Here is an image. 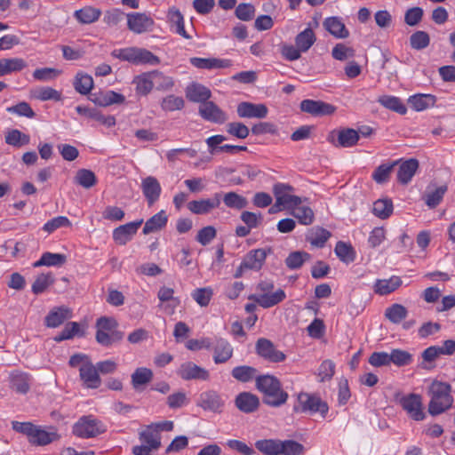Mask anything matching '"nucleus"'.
<instances>
[{
    "instance_id": "obj_1",
    "label": "nucleus",
    "mask_w": 455,
    "mask_h": 455,
    "mask_svg": "<svg viewBox=\"0 0 455 455\" xmlns=\"http://www.w3.org/2000/svg\"><path fill=\"white\" fill-rule=\"evenodd\" d=\"M257 389L263 395V403L270 407L283 405L289 395L282 387L280 380L269 374L258 376L255 379Z\"/></svg>"
},
{
    "instance_id": "obj_2",
    "label": "nucleus",
    "mask_w": 455,
    "mask_h": 455,
    "mask_svg": "<svg viewBox=\"0 0 455 455\" xmlns=\"http://www.w3.org/2000/svg\"><path fill=\"white\" fill-rule=\"evenodd\" d=\"M451 387L446 382L434 380L428 387L430 402L428 412L432 416L439 415L452 406L453 397L451 395Z\"/></svg>"
},
{
    "instance_id": "obj_3",
    "label": "nucleus",
    "mask_w": 455,
    "mask_h": 455,
    "mask_svg": "<svg viewBox=\"0 0 455 455\" xmlns=\"http://www.w3.org/2000/svg\"><path fill=\"white\" fill-rule=\"evenodd\" d=\"M295 413H306L313 415L319 412L322 418H325L329 407L326 402L323 401L318 395L300 392L297 395L292 408Z\"/></svg>"
},
{
    "instance_id": "obj_4",
    "label": "nucleus",
    "mask_w": 455,
    "mask_h": 455,
    "mask_svg": "<svg viewBox=\"0 0 455 455\" xmlns=\"http://www.w3.org/2000/svg\"><path fill=\"white\" fill-rule=\"evenodd\" d=\"M274 289L272 281H261L257 285V290L260 294H251L248 299L253 300L256 304L263 308L272 307L285 299L286 294L283 290L278 289L275 292H271Z\"/></svg>"
},
{
    "instance_id": "obj_5",
    "label": "nucleus",
    "mask_w": 455,
    "mask_h": 455,
    "mask_svg": "<svg viewBox=\"0 0 455 455\" xmlns=\"http://www.w3.org/2000/svg\"><path fill=\"white\" fill-rule=\"evenodd\" d=\"M111 55L116 59L128 61L135 65H157L160 63V59L156 55L143 48L127 47L116 49L111 52Z\"/></svg>"
},
{
    "instance_id": "obj_6",
    "label": "nucleus",
    "mask_w": 455,
    "mask_h": 455,
    "mask_svg": "<svg viewBox=\"0 0 455 455\" xmlns=\"http://www.w3.org/2000/svg\"><path fill=\"white\" fill-rule=\"evenodd\" d=\"M116 321L112 317L101 316L96 322V340L103 347H110L123 339V332L116 331Z\"/></svg>"
},
{
    "instance_id": "obj_7",
    "label": "nucleus",
    "mask_w": 455,
    "mask_h": 455,
    "mask_svg": "<svg viewBox=\"0 0 455 455\" xmlns=\"http://www.w3.org/2000/svg\"><path fill=\"white\" fill-rule=\"evenodd\" d=\"M105 431V425L92 415L80 418L73 426L74 435L81 438H93Z\"/></svg>"
},
{
    "instance_id": "obj_8",
    "label": "nucleus",
    "mask_w": 455,
    "mask_h": 455,
    "mask_svg": "<svg viewBox=\"0 0 455 455\" xmlns=\"http://www.w3.org/2000/svg\"><path fill=\"white\" fill-rule=\"evenodd\" d=\"M294 188L287 184L277 183L273 188V192L276 199V205H282L283 208L292 210L296 206L306 202L307 198L291 195Z\"/></svg>"
},
{
    "instance_id": "obj_9",
    "label": "nucleus",
    "mask_w": 455,
    "mask_h": 455,
    "mask_svg": "<svg viewBox=\"0 0 455 455\" xmlns=\"http://www.w3.org/2000/svg\"><path fill=\"white\" fill-rule=\"evenodd\" d=\"M126 22L127 28L136 35L151 32L155 26L153 18L146 12H129Z\"/></svg>"
},
{
    "instance_id": "obj_10",
    "label": "nucleus",
    "mask_w": 455,
    "mask_h": 455,
    "mask_svg": "<svg viewBox=\"0 0 455 455\" xmlns=\"http://www.w3.org/2000/svg\"><path fill=\"white\" fill-rule=\"evenodd\" d=\"M222 193L217 192L210 198L193 200L188 204V209L196 215H206L218 209L221 204Z\"/></svg>"
},
{
    "instance_id": "obj_11",
    "label": "nucleus",
    "mask_w": 455,
    "mask_h": 455,
    "mask_svg": "<svg viewBox=\"0 0 455 455\" xmlns=\"http://www.w3.org/2000/svg\"><path fill=\"white\" fill-rule=\"evenodd\" d=\"M196 405L204 411L220 413L225 406V401L218 392L207 390L200 394Z\"/></svg>"
},
{
    "instance_id": "obj_12",
    "label": "nucleus",
    "mask_w": 455,
    "mask_h": 455,
    "mask_svg": "<svg viewBox=\"0 0 455 455\" xmlns=\"http://www.w3.org/2000/svg\"><path fill=\"white\" fill-rule=\"evenodd\" d=\"M198 113L205 121L219 124L226 123L228 118L226 112L220 108L213 101L210 100L200 104Z\"/></svg>"
},
{
    "instance_id": "obj_13",
    "label": "nucleus",
    "mask_w": 455,
    "mask_h": 455,
    "mask_svg": "<svg viewBox=\"0 0 455 455\" xmlns=\"http://www.w3.org/2000/svg\"><path fill=\"white\" fill-rule=\"evenodd\" d=\"M256 351L258 355L271 363H280L284 361L285 355L275 348L274 344L267 339H259L256 343Z\"/></svg>"
},
{
    "instance_id": "obj_14",
    "label": "nucleus",
    "mask_w": 455,
    "mask_h": 455,
    "mask_svg": "<svg viewBox=\"0 0 455 455\" xmlns=\"http://www.w3.org/2000/svg\"><path fill=\"white\" fill-rule=\"evenodd\" d=\"M400 403L414 420H422L425 414L422 411L421 396L417 394H410L401 398Z\"/></svg>"
},
{
    "instance_id": "obj_15",
    "label": "nucleus",
    "mask_w": 455,
    "mask_h": 455,
    "mask_svg": "<svg viewBox=\"0 0 455 455\" xmlns=\"http://www.w3.org/2000/svg\"><path fill=\"white\" fill-rule=\"evenodd\" d=\"M143 220H138L116 228L113 231V239L119 245H125L132 240L142 225Z\"/></svg>"
},
{
    "instance_id": "obj_16",
    "label": "nucleus",
    "mask_w": 455,
    "mask_h": 455,
    "mask_svg": "<svg viewBox=\"0 0 455 455\" xmlns=\"http://www.w3.org/2000/svg\"><path fill=\"white\" fill-rule=\"evenodd\" d=\"M300 109L312 116H322L333 114L336 108L331 104L321 100H304L300 102Z\"/></svg>"
},
{
    "instance_id": "obj_17",
    "label": "nucleus",
    "mask_w": 455,
    "mask_h": 455,
    "mask_svg": "<svg viewBox=\"0 0 455 455\" xmlns=\"http://www.w3.org/2000/svg\"><path fill=\"white\" fill-rule=\"evenodd\" d=\"M400 163L397 170V181L402 185L409 184L415 173L417 172L419 163L416 158H410L407 160L399 159Z\"/></svg>"
},
{
    "instance_id": "obj_18",
    "label": "nucleus",
    "mask_w": 455,
    "mask_h": 455,
    "mask_svg": "<svg viewBox=\"0 0 455 455\" xmlns=\"http://www.w3.org/2000/svg\"><path fill=\"white\" fill-rule=\"evenodd\" d=\"M177 374L184 380H207L210 376L207 370L192 362H186L182 363L178 369Z\"/></svg>"
},
{
    "instance_id": "obj_19",
    "label": "nucleus",
    "mask_w": 455,
    "mask_h": 455,
    "mask_svg": "<svg viewBox=\"0 0 455 455\" xmlns=\"http://www.w3.org/2000/svg\"><path fill=\"white\" fill-rule=\"evenodd\" d=\"M72 316L73 313L69 307L66 306L55 307L45 316L44 324L48 328H57Z\"/></svg>"
},
{
    "instance_id": "obj_20",
    "label": "nucleus",
    "mask_w": 455,
    "mask_h": 455,
    "mask_svg": "<svg viewBox=\"0 0 455 455\" xmlns=\"http://www.w3.org/2000/svg\"><path fill=\"white\" fill-rule=\"evenodd\" d=\"M166 18L171 31L178 34L185 39L192 38V36L188 34L185 29L184 17L178 8L174 6L169 8Z\"/></svg>"
},
{
    "instance_id": "obj_21",
    "label": "nucleus",
    "mask_w": 455,
    "mask_h": 455,
    "mask_svg": "<svg viewBox=\"0 0 455 455\" xmlns=\"http://www.w3.org/2000/svg\"><path fill=\"white\" fill-rule=\"evenodd\" d=\"M141 190L149 206L160 197L162 188L156 178L148 176L141 181Z\"/></svg>"
},
{
    "instance_id": "obj_22",
    "label": "nucleus",
    "mask_w": 455,
    "mask_h": 455,
    "mask_svg": "<svg viewBox=\"0 0 455 455\" xmlns=\"http://www.w3.org/2000/svg\"><path fill=\"white\" fill-rule=\"evenodd\" d=\"M448 190V185L443 184L441 186H436L434 183H430L425 193L423 194V200L425 204L430 208L435 209L437 207L440 203L443 201V198L445 193Z\"/></svg>"
},
{
    "instance_id": "obj_23",
    "label": "nucleus",
    "mask_w": 455,
    "mask_h": 455,
    "mask_svg": "<svg viewBox=\"0 0 455 455\" xmlns=\"http://www.w3.org/2000/svg\"><path fill=\"white\" fill-rule=\"evenodd\" d=\"M60 438V435L55 428L50 427L46 430L41 427L36 426L33 435L28 442L36 446H45L58 441Z\"/></svg>"
},
{
    "instance_id": "obj_24",
    "label": "nucleus",
    "mask_w": 455,
    "mask_h": 455,
    "mask_svg": "<svg viewBox=\"0 0 455 455\" xmlns=\"http://www.w3.org/2000/svg\"><path fill=\"white\" fill-rule=\"evenodd\" d=\"M79 377L83 381V385L87 388L95 389L101 385V379L96 365L92 362L87 363L83 368L79 369Z\"/></svg>"
},
{
    "instance_id": "obj_25",
    "label": "nucleus",
    "mask_w": 455,
    "mask_h": 455,
    "mask_svg": "<svg viewBox=\"0 0 455 455\" xmlns=\"http://www.w3.org/2000/svg\"><path fill=\"white\" fill-rule=\"evenodd\" d=\"M270 249H254L245 254L243 259V267L249 270L259 271L265 263L267 253Z\"/></svg>"
},
{
    "instance_id": "obj_26",
    "label": "nucleus",
    "mask_w": 455,
    "mask_h": 455,
    "mask_svg": "<svg viewBox=\"0 0 455 455\" xmlns=\"http://www.w3.org/2000/svg\"><path fill=\"white\" fill-rule=\"evenodd\" d=\"M235 407L243 413H252L259 407V397L251 392H241L235 399Z\"/></svg>"
},
{
    "instance_id": "obj_27",
    "label": "nucleus",
    "mask_w": 455,
    "mask_h": 455,
    "mask_svg": "<svg viewBox=\"0 0 455 455\" xmlns=\"http://www.w3.org/2000/svg\"><path fill=\"white\" fill-rule=\"evenodd\" d=\"M237 115L242 118H264L267 115V108L264 104L241 102L237 106Z\"/></svg>"
},
{
    "instance_id": "obj_28",
    "label": "nucleus",
    "mask_w": 455,
    "mask_h": 455,
    "mask_svg": "<svg viewBox=\"0 0 455 455\" xmlns=\"http://www.w3.org/2000/svg\"><path fill=\"white\" fill-rule=\"evenodd\" d=\"M212 343L213 360L216 364L224 363L232 357L233 347L227 339L216 338Z\"/></svg>"
},
{
    "instance_id": "obj_29",
    "label": "nucleus",
    "mask_w": 455,
    "mask_h": 455,
    "mask_svg": "<svg viewBox=\"0 0 455 455\" xmlns=\"http://www.w3.org/2000/svg\"><path fill=\"white\" fill-rule=\"evenodd\" d=\"M190 63L200 69L227 68L232 66V61L228 59L198 58L190 59Z\"/></svg>"
},
{
    "instance_id": "obj_30",
    "label": "nucleus",
    "mask_w": 455,
    "mask_h": 455,
    "mask_svg": "<svg viewBox=\"0 0 455 455\" xmlns=\"http://www.w3.org/2000/svg\"><path fill=\"white\" fill-rule=\"evenodd\" d=\"M10 387L19 394H27L30 388L31 377L20 371H12L9 375Z\"/></svg>"
},
{
    "instance_id": "obj_31",
    "label": "nucleus",
    "mask_w": 455,
    "mask_h": 455,
    "mask_svg": "<svg viewBox=\"0 0 455 455\" xmlns=\"http://www.w3.org/2000/svg\"><path fill=\"white\" fill-rule=\"evenodd\" d=\"M76 110L79 115L96 120L107 127H112L116 124V119L113 116H104L95 108L77 106Z\"/></svg>"
},
{
    "instance_id": "obj_32",
    "label": "nucleus",
    "mask_w": 455,
    "mask_h": 455,
    "mask_svg": "<svg viewBox=\"0 0 455 455\" xmlns=\"http://www.w3.org/2000/svg\"><path fill=\"white\" fill-rule=\"evenodd\" d=\"M186 96L190 101L203 104L209 100L212 96V92L204 85L200 84H192L187 87Z\"/></svg>"
},
{
    "instance_id": "obj_33",
    "label": "nucleus",
    "mask_w": 455,
    "mask_h": 455,
    "mask_svg": "<svg viewBox=\"0 0 455 455\" xmlns=\"http://www.w3.org/2000/svg\"><path fill=\"white\" fill-rule=\"evenodd\" d=\"M324 28L337 38H347L349 36L342 20L339 17H329L323 21Z\"/></svg>"
},
{
    "instance_id": "obj_34",
    "label": "nucleus",
    "mask_w": 455,
    "mask_h": 455,
    "mask_svg": "<svg viewBox=\"0 0 455 455\" xmlns=\"http://www.w3.org/2000/svg\"><path fill=\"white\" fill-rule=\"evenodd\" d=\"M27 67V62L21 58L0 59V76L20 72Z\"/></svg>"
},
{
    "instance_id": "obj_35",
    "label": "nucleus",
    "mask_w": 455,
    "mask_h": 455,
    "mask_svg": "<svg viewBox=\"0 0 455 455\" xmlns=\"http://www.w3.org/2000/svg\"><path fill=\"white\" fill-rule=\"evenodd\" d=\"M101 15V11L99 8L87 5L74 12V17L81 24H91L97 21Z\"/></svg>"
},
{
    "instance_id": "obj_36",
    "label": "nucleus",
    "mask_w": 455,
    "mask_h": 455,
    "mask_svg": "<svg viewBox=\"0 0 455 455\" xmlns=\"http://www.w3.org/2000/svg\"><path fill=\"white\" fill-rule=\"evenodd\" d=\"M167 221L168 217L165 212L162 210L145 222L142 232L144 235H148L150 233L161 230L166 226Z\"/></svg>"
},
{
    "instance_id": "obj_37",
    "label": "nucleus",
    "mask_w": 455,
    "mask_h": 455,
    "mask_svg": "<svg viewBox=\"0 0 455 455\" xmlns=\"http://www.w3.org/2000/svg\"><path fill=\"white\" fill-rule=\"evenodd\" d=\"M402 285L399 276L393 275L389 279H379L374 284V291L379 295H387Z\"/></svg>"
},
{
    "instance_id": "obj_38",
    "label": "nucleus",
    "mask_w": 455,
    "mask_h": 455,
    "mask_svg": "<svg viewBox=\"0 0 455 455\" xmlns=\"http://www.w3.org/2000/svg\"><path fill=\"white\" fill-rule=\"evenodd\" d=\"M67 261V257L60 253L44 252L40 259L33 263L34 267L42 266L47 267H60Z\"/></svg>"
},
{
    "instance_id": "obj_39",
    "label": "nucleus",
    "mask_w": 455,
    "mask_h": 455,
    "mask_svg": "<svg viewBox=\"0 0 455 455\" xmlns=\"http://www.w3.org/2000/svg\"><path fill=\"white\" fill-rule=\"evenodd\" d=\"M316 41L313 29L308 27L299 33L295 37V44L302 52H307Z\"/></svg>"
},
{
    "instance_id": "obj_40",
    "label": "nucleus",
    "mask_w": 455,
    "mask_h": 455,
    "mask_svg": "<svg viewBox=\"0 0 455 455\" xmlns=\"http://www.w3.org/2000/svg\"><path fill=\"white\" fill-rule=\"evenodd\" d=\"M93 84L92 77L83 72H78L76 75L73 83L75 90L82 95L89 94L93 88Z\"/></svg>"
},
{
    "instance_id": "obj_41",
    "label": "nucleus",
    "mask_w": 455,
    "mask_h": 455,
    "mask_svg": "<svg viewBox=\"0 0 455 455\" xmlns=\"http://www.w3.org/2000/svg\"><path fill=\"white\" fill-rule=\"evenodd\" d=\"M221 200L227 207L231 209L242 210L248 205L247 199L234 191L222 193Z\"/></svg>"
},
{
    "instance_id": "obj_42",
    "label": "nucleus",
    "mask_w": 455,
    "mask_h": 455,
    "mask_svg": "<svg viewBox=\"0 0 455 455\" xmlns=\"http://www.w3.org/2000/svg\"><path fill=\"white\" fill-rule=\"evenodd\" d=\"M378 102L384 108L400 115H404L407 111L405 105L398 97L395 96L382 95L378 99Z\"/></svg>"
},
{
    "instance_id": "obj_43",
    "label": "nucleus",
    "mask_w": 455,
    "mask_h": 455,
    "mask_svg": "<svg viewBox=\"0 0 455 455\" xmlns=\"http://www.w3.org/2000/svg\"><path fill=\"white\" fill-rule=\"evenodd\" d=\"M400 161H394L391 164H382L378 166L372 172L371 178L377 184L387 183L389 179L391 172L395 166H396Z\"/></svg>"
},
{
    "instance_id": "obj_44",
    "label": "nucleus",
    "mask_w": 455,
    "mask_h": 455,
    "mask_svg": "<svg viewBox=\"0 0 455 455\" xmlns=\"http://www.w3.org/2000/svg\"><path fill=\"white\" fill-rule=\"evenodd\" d=\"M408 101L413 109L422 111L434 106L435 99L431 94H417L411 96Z\"/></svg>"
},
{
    "instance_id": "obj_45",
    "label": "nucleus",
    "mask_w": 455,
    "mask_h": 455,
    "mask_svg": "<svg viewBox=\"0 0 455 455\" xmlns=\"http://www.w3.org/2000/svg\"><path fill=\"white\" fill-rule=\"evenodd\" d=\"M408 315L407 308L398 303L392 304L390 307L386 308L385 316L392 323L398 324Z\"/></svg>"
},
{
    "instance_id": "obj_46",
    "label": "nucleus",
    "mask_w": 455,
    "mask_h": 455,
    "mask_svg": "<svg viewBox=\"0 0 455 455\" xmlns=\"http://www.w3.org/2000/svg\"><path fill=\"white\" fill-rule=\"evenodd\" d=\"M133 84H136V92L138 94L148 95L154 88L151 72L137 76L133 80Z\"/></svg>"
},
{
    "instance_id": "obj_47",
    "label": "nucleus",
    "mask_w": 455,
    "mask_h": 455,
    "mask_svg": "<svg viewBox=\"0 0 455 455\" xmlns=\"http://www.w3.org/2000/svg\"><path fill=\"white\" fill-rule=\"evenodd\" d=\"M140 439L142 443L150 446L153 450L158 449L161 445L158 429L154 428L152 426L148 427L147 429L140 434Z\"/></svg>"
},
{
    "instance_id": "obj_48",
    "label": "nucleus",
    "mask_w": 455,
    "mask_h": 455,
    "mask_svg": "<svg viewBox=\"0 0 455 455\" xmlns=\"http://www.w3.org/2000/svg\"><path fill=\"white\" fill-rule=\"evenodd\" d=\"M337 257L344 263L349 264L355 259V252L351 244L339 241L334 249Z\"/></svg>"
},
{
    "instance_id": "obj_49",
    "label": "nucleus",
    "mask_w": 455,
    "mask_h": 455,
    "mask_svg": "<svg viewBox=\"0 0 455 455\" xmlns=\"http://www.w3.org/2000/svg\"><path fill=\"white\" fill-rule=\"evenodd\" d=\"M126 15L120 8H112L105 12L102 20L108 28H117L126 19Z\"/></svg>"
},
{
    "instance_id": "obj_50",
    "label": "nucleus",
    "mask_w": 455,
    "mask_h": 455,
    "mask_svg": "<svg viewBox=\"0 0 455 455\" xmlns=\"http://www.w3.org/2000/svg\"><path fill=\"white\" fill-rule=\"evenodd\" d=\"M255 447L264 455H279V439H261L255 443Z\"/></svg>"
},
{
    "instance_id": "obj_51",
    "label": "nucleus",
    "mask_w": 455,
    "mask_h": 455,
    "mask_svg": "<svg viewBox=\"0 0 455 455\" xmlns=\"http://www.w3.org/2000/svg\"><path fill=\"white\" fill-rule=\"evenodd\" d=\"M310 258V254L306 251H292L285 259V265L289 269H299L306 261H308Z\"/></svg>"
},
{
    "instance_id": "obj_52",
    "label": "nucleus",
    "mask_w": 455,
    "mask_h": 455,
    "mask_svg": "<svg viewBox=\"0 0 455 455\" xmlns=\"http://www.w3.org/2000/svg\"><path fill=\"white\" fill-rule=\"evenodd\" d=\"M305 447L294 440H280L279 455H303Z\"/></svg>"
},
{
    "instance_id": "obj_53",
    "label": "nucleus",
    "mask_w": 455,
    "mask_h": 455,
    "mask_svg": "<svg viewBox=\"0 0 455 455\" xmlns=\"http://www.w3.org/2000/svg\"><path fill=\"white\" fill-rule=\"evenodd\" d=\"M153 378V372L150 369L140 367L137 368L132 374V385L135 389L140 386L150 382Z\"/></svg>"
},
{
    "instance_id": "obj_54",
    "label": "nucleus",
    "mask_w": 455,
    "mask_h": 455,
    "mask_svg": "<svg viewBox=\"0 0 455 455\" xmlns=\"http://www.w3.org/2000/svg\"><path fill=\"white\" fill-rule=\"evenodd\" d=\"M74 179L76 184L87 189L92 188L97 183L94 172L87 169L78 170Z\"/></svg>"
},
{
    "instance_id": "obj_55",
    "label": "nucleus",
    "mask_w": 455,
    "mask_h": 455,
    "mask_svg": "<svg viewBox=\"0 0 455 455\" xmlns=\"http://www.w3.org/2000/svg\"><path fill=\"white\" fill-rule=\"evenodd\" d=\"M359 140V133L354 129H344L339 132V145L343 148H351Z\"/></svg>"
},
{
    "instance_id": "obj_56",
    "label": "nucleus",
    "mask_w": 455,
    "mask_h": 455,
    "mask_svg": "<svg viewBox=\"0 0 455 455\" xmlns=\"http://www.w3.org/2000/svg\"><path fill=\"white\" fill-rule=\"evenodd\" d=\"M372 212L375 216L385 220L393 212V203L390 199H379L373 204Z\"/></svg>"
},
{
    "instance_id": "obj_57",
    "label": "nucleus",
    "mask_w": 455,
    "mask_h": 455,
    "mask_svg": "<svg viewBox=\"0 0 455 455\" xmlns=\"http://www.w3.org/2000/svg\"><path fill=\"white\" fill-rule=\"evenodd\" d=\"M292 214L302 225H310L315 219L313 210L306 205L299 204L296 206L292 209Z\"/></svg>"
},
{
    "instance_id": "obj_58",
    "label": "nucleus",
    "mask_w": 455,
    "mask_h": 455,
    "mask_svg": "<svg viewBox=\"0 0 455 455\" xmlns=\"http://www.w3.org/2000/svg\"><path fill=\"white\" fill-rule=\"evenodd\" d=\"M125 100V97L114 91H108L96 98L95 102L100 106L107 107L113 104H122Z\"/></svg>"
},
{
    "instance_id": "obj_59",
    "label": "nucleus",
    "mask_w": 455,
    "mask_h": 455,
    "mask_svg": "<svg viewBox=\"0 0 455 455\" xmlns=\"http://www.w3.org/2000/svg\"><path fill=\"white\" fill-rule=\"evenodd\" d=\"M30 141V137L28 134L21 132L17 129H13L10 131L5 135V142L8 145L20 148L22 146L28 145Z\"/></svg>"
},
{
    "instance_id": "obj_60",
    "label": "nucleus",
    "mask_w": 455,
    "mask_h": 455,
    "mask_svg": "<svg viewBox=\"0 0 455 455\" xmlns=\"http://www.w3.org/2000/svg\"><path fill=\"white\" fill-rule=\"evenodd\" d=\"M153 86L158 91H166L171 89L173 85V80L171 76H165L160 71H151Z\"/></svg>"
},
{
    "instance_id": "obj_61",
    "label": "nucleus",
    "mask_w": 455,
    "mask_h": 455,
    "mask_svg": "<svg viewBox=\"0 0 455 455\" xmlns=\"http://www.w3.org/2000/svg\"><path fill=\"white\" fill-rule=\"evenodd\" d=\"M257 370L251 366L242 365L236 366L232 370V377L241 382H248L251 380Z\"/></svg>"
},
{
    "instance_id": "obj_62",
    "label": "nucleus",
    "mask_w": 455,
    "mask_h": 455,
    "mask_svg": "<svg viewBox=\"0 0 455 455\" xmlns=\"http://www.w3.org/2000/svg\"><path fill=\"white\" fill-rule=\"evenodd\" d=\"M430 44V36L425 31H416L410 36L411 47L414 50H423Z\"/></svg>"
},
{
    "instance_id": "obj_63",
    "label": "nucleus",
    "mask_w": 455,
    "mask_h": 455,
    "mask_svg": "<svg viewBox=\"0 0 455 455\" xmlns=\"http://www.w3.org/2000/svg\"><path fill=\"white\" fill-rule=\"evenodd\" d=\"M53 283L54 277L51 273L41 274L32 284V291L35 294H41Z\"/></svg>"
},
{
    "instance_id": "obj_64",
    "label": "nucleus",
    "mask_w": 455,
    "mask_h": 455,
    "mask_svg": "<svg viewBox=\"0 0 455 455\" xmlns=\"http://www.w3.org/2000/svg\"><path fill=\"white\" fill-rule=\"evenodd\" d=\"M184 105L183 98L173 94L166 96L161 102V108L164 111L180 110L184 108Z\"/></svg>"
}]
</instances>
